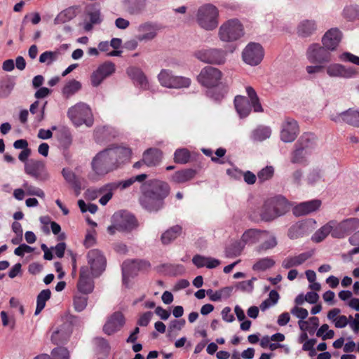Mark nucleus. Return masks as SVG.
I'll list each match as a JSON object with an SVG mask.
<instances>
[{
    "instance_id": "obj_8",
    "label": "nucleus",
    "mask_w": 359,
    "mask_h": 359,
    "mask_svg": "<svg viewBox=\"0 0 359 359\" xmlns=\"http://www.w3.org/2000/svg\"><path fill=\"white\" fill-rule=\"evenodd\" d=\"M158 79L163 87L168 88H187L191 83V79L174 75L169 69H162L158 75Z\"/></svg>"
},
{
    "instance_id": "obj_57",
    "label": "nucleus",
    "mask_w": 359,
    "mask_h": 359,
    "mask_svg": "<svg viewBox=\"0 0 359 359\" xmlns=\"http://www.w3.org/2000/svg\"><path fill=\"white\" fill-rule=\"evenodd\" d=\"M274 173V168L272 166H266L257 173L258 180L264 182L271 179Z\"/></svg>"
},
{
    "instance_id": "obj_12",
    "label": "nucleus",
    "mask_w": 359,
    "mask_h": 359,
    "mask_svg": "<svg viewBox=\"0 0 359 359\" xmlns=\"http://www.w3.org/2000/svg\"><path fill=\"white\" fill-rule=\"evenodd\" d=\"M161 28V26L157 22L151 21L144 22L136 27L137 32L136 38L140 41L147 42L152 41L157 36Z\"/></svg>"
},
{
    "instance_id": "obj_43",
    "label": "nucleus",
    "mask_w": 359,
    "mask_h": 359,
    "mask_svg": "<svg viewBox=\"0 0 359 359\" xmlns=\"http://www.w3.org/2000/svg\"><path fill=\"white\" fill-rule=\"evenodd\" d=\"M276 262L271 257H264L258 259L252 266V269L255 271H264L273 267Z\"/></svg>"
},
{
    "instance_id": "obj_3",
    "label": "nucleus",
    "mask_w": 359,
    "mask_h": 359,
    "mask_svg": "<svg viewBox=\"0 0 359 359\" xmlns=\"http://www.w3.org/2000/svg\"><path fill=\"white\" fill-rule=\"evenodd\" d=\"M246 93L250 101L245 96L237 95L234 98V106L241 118L248 116L252 108L255 112H262L263 108L259 102L257 95L251 86L246 88Z\"/></svg>"
},
{
    "instance_id": "obj_37",
    "label": "nucleus",
    "mask_w": 359,
    "mask_h": 359,
    "mask_svg": "<svg viewBox=\"0 0 359 359\" xmlns=\"http://www.w3.org/2000/svg\"><path fill=\"white\" fill-rule=\"evenodd\" d=\"M271 135V129L269 126H259L252 131L251 138L254 141L262 142Z\"/></svg>"
},
{
    "instance_id": "obj_52",
    "label": "nucleus",
    "mask_w": 359,
    "mask_h": 359,
    "mask_svg": "<svg viewBox=\"0 0 359 359\" xmlns=\"http://www.w3.org/2000/svg\"><path fill=\"white\" fill-rule=\"evenodd\" d=\"M26 194L29 196H36L39 198H44L45 194L43 191L36 187L29 184L27 182H25L22 184Z\"/></svg>"
},
{
    "instance_id": "obj_23",
    "label": "nucleus",
    "mask_w": 359,
    "mask_h": 359,
    "mask_svg": "<svg viewBox=\"0 0 359 359\" xmlns=\"http://www.w3.org/2000/svg\"><path fill=\"white\" fill-rule=\"evenodd\" d=\"M77 288L79 292L83 294H89L93 290V281L90 277V272L88 266H82L80 269Z\"/></svg>"
},
{
    "instance_id": "obj_10",
    "label": "nucleus",
    "mask_w": 359,
    "mask_h": 359,
    "mask_svg": "<svg viewBox=\"0 0 359 359\" xmlns=\"http://www.w3.org/2000/svg\"><path fill=\"white\" fill-rule=\"evenodd\" d=\"M222 77V73L220 70L211 66H207L201 69L197 79L202 86L213 88L219 83Z\"/></svg>"
},
{
    "instance_id": "obj_49",
    "label": "nucleus",
    "mask_w": 359,
    "mask_h": 359,
    "mask_svg": "<svg viewBox=\"0 0 359 359\" xmlns=\"http://www.w3.org/2000/svg\"><path fill=\"white\" fill-rule=\"evenodd\" d=\"M59 55L58 51H45L39 56V62L50 65L57 60Z\"/></svg>"
},
{
    "instance_id": "obj_42",
    "label": "nucleus",
    "mask_w": 359,
    "mask_h": 359,
    "mask_svg": "<svg viewBox=\"0 0 359 359\" xmlns=\"http://www.w3.org/2000/svg\"><path fill=\"white\" fill-rule=\"evenodd\" d=\"M62 176L67 183H69L76 191L81 189V182L76 174L69 168H63L62 171Z\"/></svg>"
},
{
    "instance_id": "obj_2",
    "label": "nucleus",
    "mask_w": 359,
    "mask_h": 359,
    "mask_svg": "<svg viewBox=\"0 0 359 359\" xmlns=\"http://www.w3.org/2000/svg\"><path fill=\"white\" fill-rule=\"evenodd\" d=\"M141 189L140 204L150 212H157L163 207V201L170 191L168 184L158 180L147 181L142 185Z\"/></svg>"
},
{
    "instance_id": "obj_20",
    "label": "nucleus",
    "mask_w": 359,
    "mask_h": 359,
    "mask_svg": "<svg viewBox=\"0 0 359 359\" xmlns=\"http://www.w3.org/2000/svg\"><path fill=\"white\" fill-rule=\"evenodd\" d=\"M115 72V65L111 62H104L100 65L90 76L91 84L97 87L108 76Z\"/></svg>"
},
{
    "instance_id": "obj_50",
    "label": "nucleus",
    "mask_w": 359,
    "mask_h": 359,
    "mask_svg": "<svg viewBox=\"0 0 359 359\" xmlns=\"http://www.w3.org/2000/svg\"><path fill=\"white\" fill-rule=\"evenodd\" d=\"M345 116V123L359 128V111L349 109L346 111Z\"/></svg>"
},
{
    "instance_id": "obj_14",
    "label": "nucleus",
    "mask_w": 359,
    "mask_h": 359,
    "mask_svg": "<svg viewBox=\"0 0 359 359\" xmlns=\"http://www.w3.org/2000/svg\"><path fill=\"white\" fill-rule=\"evenodd\" d=\"M359 228V219L350 217L338 223L332 232V236L336 238H342L351 234Z\"/></svg>"
},
{
    "instance_id": "obj_1",
    "label": "nucleus",
    "mask_w": 359,
    "mask_h": 359,
    "mask_svg": "<svg viewBox=\"0 0 359 359\" xmlns=\"http://www.w3.org/2000/svg\"><path fill=\"white\" fill-rule=\"evenodd\" d=\"M129 149L122 147L108 148L98 152L92 159L91 172L88 178L97 181L118 168V161L129 154Z\"/></svg>"
},
{
    "instance_id": "obj_26",
    "label": "nucleus",
    "mask_w": 359,
    "mask_h": 359,
    "mask_svg": "<svg viewBox=\"0 0 359 359\" xmlns=\"http://www.w3.org/2000/svg\"><path fill=\"white\" fill-rule=\"evenodd\" d=\"M341 39V33L338 29H330L322 39L323 46L329 50H334Z\"/></svg>"
},
{
    "instance_id": "obj_34",
    "label": "nucleus",
    "mask_w": 359,
    "mask_h": 359,
    "mask_svg": "<svg viewBox=\"0 0 359 359\" xmlns=\"http://www.w3.org/2000/svg\"><path fill=\"white\" fill-rule=\"evenodd\" d=\"M262 240H264V241L255 248V251L258 254H262L269 250L274 248L278 245L275 235L267 231H266L264 238Z\"/></svg>"
},
{
    "instance_id": "obj_29",
    "label": "nucleus",
    "mask_w": 359,
    "mask_h": 359,
    "mask_svg": "<svg viewBox=\"0 0 359 359\" xmlns=\"http://www.w3.org/2000/svg\"><path fill=\"white\" fill-rule=\"evenodd\" d=\"M296 147L304 151L305 154H311L316 147V137L312 133H304L295 144Z\"/></svg>"
},
{
    "instance_id": "obj_38",
    "label": "nucleus",
    "mask_w": 359,
    "mask_h": 359,
    "mask_svg": "<svg viewBox=\"0 0 359 359\" xmlns=\"http://www.w3.org/2000/svg\"><path fill=\"white\" fill-rule=\"evenodd\" d=\"M334 221H330L325 225L323 226L313 234L312 237L313 241L316 243L323 241L330 233H332L334 228Z\"/></svg>"
},
{
    "instance_id": "obj_48",
    "label": "nucleus",
    "mask_w": 359,
    "mask_h": 359,
    "mask_svg": "<svg viewBox=\"0 0 359 359\" xmlns=\"http://www.w3.org/2000/svg\"><path fill=\"white\" fill-rule=\"evenodd\" d=\"M244 248V244L240 242H235L230 246L226 248L225 250L226 256L227 257H233L239 256Z\"/></svg>"
},
{
    "instance_id": "obj_11",
    "label": "nucleus",
    "mask_w": 359,
    "mask_h": 359,
    "mask_svg": "<svg viewBox=\"0 0 359 359\" xmlns=\"http://www.w3.org/2000/svg\"><path fill=\"white\" fill-rule=\"evenodd\" d=\"M243 61L251 66L259 65L264 57L262 46L257 43L251 42L243 49L242 53Z\"/></svg>"
},
{
    "instance_id": "obj_31",
    "label": "nucleus",
    "mask_w": 359,
    "mask_h": 359,
    "mask_svg": "<svg viewBox=\"0 0 359 359\" xmlns=\"http://www.w3.org/2000/svg\"><path fill=\"white\" fill-rule=\"evenodd\" d=\"M266 231L250 229L245 231L241 236V242L245 244H254L264 238Z\"/></svg>"
},
{
    "instance_id": "obj_63",
    "label": "nucleus",
    "mask_w": 359,
    "mask_h": 359,
    "mask_svg": "<svg viewBox=\"0 0 359 359\" xmlns=\"http://www.w3.org/2000/svg\"><path fill=\"white\" fill-rule=\"evenodd\" d=\"M192 262L195 266L198 268L206 266L207 264V257H204L200 255L194 256Z\"/></svg>"
},
{
    "instance_id": "obj_55",
    "label": "nucleus",
    "mask_w": 359,
    "mask_h": 359,
    "mask_svg": "<svg viewBox=\"0 0 359 359\" xmlns=\"http://www.w3.org/2000/svg\"><path fill=\"white\" fill-rule=\"evenodd\" d=\"M87 15L89 17V20L92 23L96 25L102 22L100 9L95 6H93L88 11Z\"/></svg>"
},
{
    "instance_id": "obj_64",
    "label": "nucleus",
    "mask_w": 359,
    "mask_h": 359,
    "mask_svg": "<svg viewBox=\"0 0 359 359\" xmlns=\"http://www.w3.org/2000/svg\"><path fill=\"white\" fill-rule=\"evenodd\" d=\"M152 316H153V313L151 311H148V312L143 313L140 317V318L137 321V324L140 326H147L149 323Z\"/></svg>"
},
{
    "instance_id": "obj_44",
    "label": "nucleus",
    "mask_w": 359,
    "mask_h": 359,
    "mask_svg": "<svg viewBox=\"0 0 359 359\" xmlns=\"http://www.w3.org/2000/svg\"><path fill=\"white\" fill-rule=\"evenodd\" d=\"M51 292L49 289L43 290L37 296L35 315H38L44 309L46 302L50 297Z\"/></svg>"
},
{
    "instance_id": "obj_25",
    "label": "nucleus",
    "mask_w": 359,
    "mask_h": 359,
    "mask_svg": "<svg viewBox=\"0 0 359 359\" xmlns=\"http://www.w3.org/2000/svg\"><path fill=\"white\" fill-rule=\"evenodd\" d=\"M322 202L319 199L301 203L293 208V214L297 217L310 214L318 210Z\"/></svg>"
},
{
    "instance_id": "obj_40",
    "label": "nucleus",
    "mask_w": 359,
    "mask_h": 359,
    "mask_svg": "<svg viewBox=\"0 0 359 359\" xmlns=\"http://www.w3.org/2000/svg\"><path fill=\"white\" fill-rule=\"evenodd\" d=\"M15 86V79L7 77L0 81V93L2 97H7L10 95Z\"/></svg>"
},
{
    "instance_id": "obj_21",
    "label": "nucleus",
    "mask_w": 359,
    "mask_h": 359,
    "mask_svg": "<svg viewBox=\"0 0 359 359\" xmlns=\"http://www.w3.org/2000/svg\"><path fill=\"white\" fill-rule=\"evenodd\" d=\"M125 324V318L121 312L116 311L111 314L103 326V331L108 335L119 331Z\"/></svg>"
},
{
    "instance_id": "obj_54",
    "label": "nucleus",
    "mask_w": 359,
    "mask_h": 359,
    "mask_svg": "<svg viewBox=\"0 0 359 359\" xmlns=\"http://www.w3.org/2000/svg\"><path fill=\"white\" fill-rule=\"evenodd\" d=\"M344 16L350 20H354L359 18V6H346L343 11Z\"/></svg>"
},
{
    "instance_id": "obj_19",
    "label": "nucleus",
    "mask_w": 359,
    "mask_h": 359,
    "mask_svg": "<svg viewBox=\"0 0 359 359\" xmlns=\"http://www.w3.org/2000/svg\"><path fill=\"white\" fill-rule=\"evenodd\" d=\"M299 128L297 122L292 118H286L281 124L280 137L284 142H292L297 137Z\"/></svg>"
},
{
    "instance_id": "obj_13",
    "label": "nucleus",
    "mask_w": 359,
    "mask_h": 359,
    "mask_svg": "<svg viewBox=\"0 0 359 359\" xmlns=\"http://www.w3.org/2000/svg\"><path fill=\"white\" fill-rule=\"evenodd\" d=\"M326 74L331 78L351 79L358 74V71L353 67L345 66L339 63H331L325 67Z\"/></svg>"
},
{
    "instance_id": "obj_7",
    "label": "nucleus",
    "mask_w": 359,
    "mask_h": 359,
    "mask_svg": "<svg viewBox=\"0 0 359 359\" xmlns=\"http://www.w3.org/2000/svg\"><path fill=\"white\" fill-rule=\"evenodd\" d=\"M67 116L76 126L85 124L88 127H90L93 124L91 109L84 102H78L69 108Z\"/></svg>"
},
{
    "instance_id": "obj_56",
    "label": "nucleus",
    "mask_w": 359,
    "mask_h": 359,
    "mask_svg": "<svg viewBox=\"0 0 359 359\" xmlns=\"http://www.w3.org/2000/svg\"><path fill=\"white\" fill-rule=\"evenodd\" d=\"M51 355L52 359H69V351L62 346L53 349Z\"/></svg>"
},
{
    "instance_id": "obj_27",
    "label": "nucleus",
    "mask_w": 359,
    "mask_h": 359,
    "mask_svg": "<svg viewBox=\"0 0 359 359\" xmlns=\"http://www.w3.org/2000/svg\"><path fill=\"white\" fill-rule=\"evenodd\" d=\"M72 334V326L69 323L62 324L51 335V341L55 344L65 343Z\"/></svg>"
},
{
    "instance_id": "obj_4",
    "label": "nucleus",
    "mask_w": 359,
    "mask_h": 359,
    "mask_svg": "<svg viewBox=\"0 0 359 359\" xmlns=\"http://www.w3.org/2000/svg\"><path fill=\"white\" fill-rule=\"evenodd\" d=\"M195 18L201 28L212 31L219 25V10L212 4H204L198 8Z\"/></svg>"
},
{
    "instance_id": "obj_62",
    "label": "nucleus",
    "mask_w": 359,
    "mask_h": 359,
    "mask_svg": "<svg viewBox=\"0 0 359 359\" xmlns=\"http://www.w3.org/2000/svg\"><path fill=\"white\" fill-rule=\"evenodd\" d=\"M33 250V248L26 244H21L20 246L15 249L14 253L17 256L22 257L24 256L25 253H29L32 252Z\"/></svg>"
},
{
    "instance_id": "obj_9",
    "label": "nucleus",
    "mask_w": 359,
    "mask_h": 359,
    "mask_svg": "<svg viewBox=\"0 0 359 359\" xmlns=\"http://www.w3.org/2000/svg\"><path fill=\"white\" fill-rule=\"evenodd\" d=\"M194 56L204 63L219 65L225 62L226 52L219 48H203L195 51Z\"/></svg>"
},
{
    "instance_id": "obj_22",
    "label": "nucleus",
    "mask_w": 359,
    "mask_h": 359,
    "mask_svg": "<svg viewBox=\"0 0 359 359\" xmlns=\"http://www.w3.org/2000/svg\"><path fill=\"white\" fill-rule=\"evenodd\" d=\"M318 29V25L313 19H304L301 20L296 27L297 36L302 39H306L314 35Z\"/></svg>"
},
{
    "instance_id": "obj_46",
    "label": "nucleus",
    "mask_w": 359,
    "mask_h": 359,
    "mask_svg": "<svg viewBox=\"0 0 359 359\" xmlns=\"http://www.w3.org/2000/svg\"><path fill=\"white\" fill-rule=\"evenodd\" d=\"M304 233V224L303 223H296L288 230L287 236L290 239H297L303 236Z\"/></svg>"
},
{
    "instance_id": "obj_33",
    "label": "nucleus",
    "mask_w": 359,
    "mask_h": 359,
    "mask_svg": "<svg viewBox=\"0 0 359 359\" xmlns=\"http://www.w3.org/2000/svg\"><path fill=\"white\" fill-rule=\"evenodd\" d=\"M147 0H123L127 12L132 15L141 14L146 7Z\"/></svg>"
},
{
    "instance_id": "obj_47",
    "label": "nucleus",
    "mask_w": 359,
    "mask_h": 359,
    "mask_svg": "<svg viewBox=\"0 0 359 359\" xmlns=\"http://www.w3.org/2000/svg\"><path fill=\"white\" fill-rule=\"evenodd\" d=\"M190 159V152L185 148L178 149L175 151L174 161L177 163L185 164Z\"/></svg>"
},
{
    "instance_id": "obj_36",
    "label": "nucleus",
    "mask_w": 359,
    "mask_h": 359,
    "mask_svg": "<svg viewBox=\"0 0 359 359\" xmlns=\"http://www.w3.org/2000/svg\"><path fill=\"white\" fill-rule=\"evenodd\" d=\"M196 175V170L189 168L175 172L172 176V181L175 183L181 184L192 180Z\"/></svg>"
},
{
    "instance_id": "obj_60",
    "label": "nucleus",
    "mask_w": 359,
    "mask_h": 359,
    "mask_svg": "<svg viewBox=\"0 0 359 359\" xmlns=\"http://www.w3.org/2000/svg\"><path fill=\"white\" fill-rule=\"evenodd\" d=\"M256 280V278H252L251 280L241 281L238 283L237 287L243 292H251L254 288L253 282Z\"/></svg>"
},
{
    "instance_id": "obj_59",
    "label": "nucleus",
    "mask_w": 359,
    "mask_h": 359,
    "mask_svg": "<svg viewBox=\"0 0 359 359\" xmlns=\"http://www.w3.org/2000/svg\"><path fill=\"white\" fill-rule=\"evenodd\" d=\"M339 60L342 62H351L354 65H359V57L356 56L349 52H344L339 55Z\"/></svg>"
},
{
    "instance_id": "obj_15",
    "label": "nucleus",
    "mask_w": 359,
    "mask_h": 359,
    "mask_svg": "<svg viewBox=\"0 0 359 359\" xmlns=\"http://www.w3.org/2000/svg\"><path fill=\"white\" fill-rule=\"evenodd\" d=\"M306 58L311 63H324L331 60V54L324 46L318 43L310 45L306 53Z\"/></svg>"
},
{
    "instance_id": "obj_35",
    "label": "nucleus",
    "mask_w": 359,
    "mask_h": 359,
    "mask_svg": "<svg viewBox=\"0 0 359 359\" xmlns=\"http://www.w3.org/2000/svg\"><path fill=\"white\" fill-rule=\"evenodd\" d=\"M78 9V6H70L62 11L54 19V23L58 25L70 21L76 16Z\"/></svg>"
},
{
    "instance_id": "obj_30",
    "label": "nucleus",
    "mask_w": 359,
    "mask_h": 359,
    "mask_svg": "<svg viewBox=\"0 0 359 359\" xmlns=\"http://www.w3.org/2000/svg\"><path fill=\"white\" fill-rule=\"evenodd\" d=\"M144 163L148 167L156 166L162 158V152L156 148H150L143 153Z\"/></svg>"
},
{
    "instance_id": "obj_6",
    "label": "nucleus",
    "mask_w": 359,
    "mask_h": 359,
    "mask_svg": "<svg viewBox=\"0 0 359 359\" xmlns=\"http://www.w3.org/2000/svg\"><path fill=\"white\" fill-rule=\"evenodd\" d=\"M244 27L242 23L236 18L224 22L219 27L218 36L222 41L233 42L244 36Z\"/></svg>"
},
{
    "instance_id": "obj_51",
    "label": "nucleus",
    "mask_w": 359,
    "mask_h": 359,
    "mask_svg": "<svg viewBox=\"0 0 359 359\" xmlns=\"http://www.w3.org/2000/svg\"><path fill=\"white\" fill-rule=\"evenodd\" d=\"M88 297L83 295H75L74 297L73 305L76 311L81 312L87 306Z\"/></svg>"
},
{
    "instance_id": "obj_53",
    "label": "nucleus",
    "mask_w": 359,
    "mask_h": 359,
    "mask_svg": "<svg viewBox=\"0 0 359 359\" xmlns=\"http://www.w3.org/2000/svg\"><path fill=\"white\" fill-rule=\"evenodd\" d=\"M309 154L305 152L300 149L296 147L291 156V162L292 163L303 164L306 161V156Z\"/></svg>"
},
{
    "instance_id": "obj_32",
    "label": "nucleus",
    "mask_w": 359,
    "mask_h": 359,
    "mask_svg": "<svg viewBox=\"0 0 359 359\" xmlns=\"http://www.w3.org/2000/svg\"><path fill=\"white\" fill-rule=\"evenodd\" d=\"M118 188V185L116 184H107L105 186L100 188L99 189H88V194H90L91 193H100V195L104 192H106L99 200L100 203L102 205H105L112 198L113 192L112 191L115 189Z\"/></svg>"
},
{
    "instance_id": "obj_17",
    "label": "nucleus",
    "mask_w": 359,
    "mask_h": 359,
    "mask_svg": "<svg viewBox=\"0 0 359 359\" xmlns=\"http://www.w3.org/2000/svg\"><path fill=\"white\" fill-rule=\"evenodd\" d=\"M150 264L144 260L131 259L126 260L122 264L123 281L126 284L129 277L137 274L140 271L147 270Z\"/></svg>"
},
{
    "instance_id": "obj_5",
    "label": "nucleus",
    "mask_w": 359,
    "mask_h": 359,
    "mask_svg": "<svg viewBox=\"0 0 359 359\" xmlns=\"http://www.w3.org/2000/svg\"><path fill=\"white\" fill-rule=\"evenodd\" d=\"M111 224L107 227V232L114 235L116 231H128L137 226L135 217L126 210L115 212L111 218Z\"/></svg>"
},
{
    "instance_id": "obj_16",
    "label": "nucleus",
    "mask_w": 359,
    "mask_h": 359,
    "mask_svg": "<svg viewBox=\"0 0 359 359\" xmlns=\"http://www.w3.org/2000/svg\"><path fill=\"white\" fill-rule=\"evenodd\" d=\"M87 259L93 276H99L104 271L106 259L100 250L97 249L89 250Z\"/></svg>"
},
{
    "instance_id": "obj_28",
    "label": "nucleus",
    "mask_w": 359,
    "mask_h": 359,
    "mask_svg": "<svg viewBox=\"0 0 359 359\" xmlns=\"http://www.w3.org/2000/svg\"><path fill=\"white\" fill-rule=\"evenodd\" d=\"M313 252H305L295 256H289L283 259L282 267L289 269L292 267L298 266L304 263L313 255Z\"/></svg>"
},
{
    "instance_id": "obj_41",
    "label": "nucleus",
    "mask_w": 359,
    "mask_h": 359,
    "mask_svg": "<svg viewBox=\"0 0 359 359\" xmlns=\"http://www.w3.org/2000/svg\"><path fill=\"white\" fill-rule=\"evenodd\" d=\"M231 292V287H226L215 292L210 289L206 291V293L211 301L218 302L220 301L222 298H229Z\"/></svg>"
},
{
    "instance_id": "obj_58",
    "label": "nucleus",
    "mask_w": 359,
    "mask_h": 359,
    "mask_svg": "<svg viewBox=\"0 0 359 359\" xmlns=\"http://www.w3.org/2000/svg\"><path fill=\"white\" fill-rule=\"evenodd\" d=\"M323 177V172L319 169H313L308 174L306 180L309 184H315L321 180Z\"/></svg>"
},
{
    "instance_id": "obj_18",
    "label": "nucleus",
    "mask_w": 359,
    "mask_h": 359,
    "mask_svg": "<svg viewBox=\"0 0 359 359\" xmlns=\"http://www.w3.org/2000/svg\"><path fill=\"white\" fill-rule=\"evenodd\" d=\"M267 205L273 207V212H266L264 215L267 220H273L284 215L290 208L287 200L282 196L268 199Z\"/></svg>"
},
{
    "instance_id": "obj_24",
    "label": "nucleus",
    "mask_w": 359,
    "mask_h": 359,
    "mask_svg": "<svg viewBox=\"0 0 359 359\" xmlns=\"http://www.w3.org/2000/svg\"><path fill=\"white\" fill-rule=\"evenodd\" d=\"M25 172L36 180L42 179L45 172V163L42 161L30 159L25 164Z\"/></svg>"
},
{
    "instance_id": "obj_45",
    "label": "nucleus",
    "mask_w": 359,
    "mask_h": 359,
    "mask_svg": "<svg viewBox=\"0 0 359 359\" xmlns=\"http://www.w3.org/2000/svg\"><path fill=\"white\" fill-rule=\"evenodd\" d=\"M81 88L80 82L76 80H71L68 81L62 89V93L67 98L69 97Z\"/></svg>"
},
{
    "instance_id": "obj_39",
    "label": "nucleus",
    "mask_w": 359,
    "mask_h": 359,
    "mask_svg": "<svg viewBox=\"0 0 359 359\" xmlns=\"http://www.w3.org/2000/svg\"><path fill=\"white\" fill-rule=\"evenodd\" d=\"M182 228L176 225L170 227L162 233L161 240L163 244L168 245L175 241L181 233Z\"/></svg>"
},
{
    "instance_id": "obj_61",
    "label": "nucleus",
    "mask_w": 359,
    "mask_h": 359,
    "mask_svg": "<svg viewBox=\"0 0 359 359\" xmlns=\"http://www.w3.org/2000/svg\"><path fill=\"white\" fill-rule=\"evenodd\" d=\"M291 313L299 318L300 320H304L308 317L309 312L306 309L294 306L291 309Z\"/></svg>"
}]
</instances>
